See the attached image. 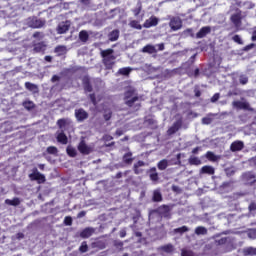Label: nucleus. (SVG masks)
I'll use <instances>...</instances> for the list:
<instances>
[{
  "label": "nucleus",
  "mask_w": 256,
  "mask_h": 256,
  "mask_svg": "<svg viewBox=\"0 0 256 256\" xmlns=\"http://www.w3.org/2000/svg\"><path fill=\"white\" fill-rule=\"evenodd\" d=\"M160 250L164 253H173V244H166L160 247Z\"/></svg>",
  "instance_id": "nucleus-40"
},
{
  "label": "nucleus",
  "mask_w": 256,
  "mask_h": 256,
  "mask_svg": "<svg viewBox=\"0 0 256 256\" xmlns=\"http://www.w3.org/2000/svg\"><path fill=\"white\" fill-rule=\"evenodd\" d=\"M82 85L85 93H92L93 84H91V78L89 76H84L82 79Z\"/></svg>",
  "instance_id": "nucleus-14"
},
{
  "label": "nucleus",
  "mask_w": 256,
  "mask_h": 256,
  "mask_svg": "<svg viewBox=\"0 0 256 256\" xmlns=\"http://www.w3.org/2000/svg\"><path fill=\"white\" fill-rule=\"evenodd\" d=\"M188 163L189 165H201V159H199V157L196 156H190V158L188 159Z\"/></svg>",
  "instance_id": "nucleus-35"
},
{
  "label": "nucleus",
  "mask_w": 256,
  "mask_h": 256,
  "mask_svg": "<svg viewBox=\"0 0 256 256\" xmlns=\"http://www.w3.org/2000/svg\"><path fill=\"white\" fill-rule=\"evenodd\" d=\"M227 243H229V237H223L218 240H215V244L218 246L227 245Z\"/></svg>",
  "instance_id": "nucleus-43"
},
{
  "label": "nucleus",
  "mask_w": 256,
  "mask_h": 256,
  "mask_svg": "<svg viewBox=\"0 0 256 256\" xmlns=\"http://www.w3.org/2000/svg\"><path fill=\"white\" fill-rule=\"evenodd\" d=\"M169 27L172 31H179L183 27V20L179 17H172L169 22Z\"/></svg>",
  "instance_id": "nucleus-6"
},
{
  "label": "nucleus",
  "mask_w": 256,
  "mask_h": 256,
  "mask_svg": "<svg viewBox=\"0 0 256 256\" xmlns=\"http://www.w3.org/2000/svg\"><path fill=\"white\" fill-rule=\"evenodd\" d=\"M159 25V18L156 16H151L149 19L145 20L143 27L145 29H151V27H157Z\"/></svg>",
  "instance_id": "nucleus-12"
},
{
  "label": "nucleus",
  "mask_w": 256,
  "mask_h": 256,
  "mask_svg": "<svg viewBox=\"0 0 256 256\" xmlns=\"http://www.w3.org/2000/svg\"><path fill=\"white\" fill-rule=\"evenodd\" d=\"M181 127H183V120L182 119L176 120L172 124V126L170 128H168L167 135H169V136L175 135V133H177V131H179V129H181Z\"/></svg>",
  "instance_id": "nucleus-8"
},
{
  "label": "nucleus",
  "mask_w": 256,
  "mask_h": 256,
  "mask_svg": "<svg viewBox=\"0 0 256 256\" xmlns=\"http://www.w3.org/2000/svg\"><path fill=\"white\" fill-rule=\"evenodd\" d=\"M211 117H215V114L210 113V114H208L207 117L202 118V124L203 125H211V123H213V118H211Z\"/></svg>",
  "instance_id": "nucleus-34"
},
{
  "label": "nucleus",
  "mask_w": 256,
  "mask_h": 256,
  "mask_svg": "<svg viewBox=\"0 0 256 256\" xmlns=\"http://www.w3.org/2000/svg\"><path fill=\"white\" fill-rule=\"evenodd\" d=\"M23 107L27 111H33V109H35V103H33V101H25L23 102Z\"/></svg>",
  "instance_id": "nucleus-39"
},
{
  "label": "nucleus",
  "mask_w": 256,
  "mask_h": 256,
  "mask_svg": "<svg viewBox=\"0 0 256 256\" xmlns=\"http://www.w3.org/2000/svg\"><path fill=\"white\" fill-rule=\"evenodd\" d=\"M112 115H113V113L111 111H109L108 113H105L104 114L105 121L111 120Z\"/></svg>",
  "instance_id": "nucleus-57"
},
{
  "label": "nucleus",
  "mask_w": 256,
  "mask_h": 256,
  "mask_svg": "<svg viewBox=\"0 0 256 256\" xmlns=\"http://www.w3.org/2000/svg\"><path fill=\"white\" fill-rule=\"evenodd\" d=\"M80 253H87L89 251V245H87V241H83L79 247Z\"/></svg>",
  "instance_id": "nucleus-45"
},
{
  "label": "nucleus",
  "mask_w": 256,
  "mask_h": 256,
  "mask_svg": "<svg viewBox=\"0 0 256 256\" xmlns=\"http://www.w3.org/2000/svg\"><path fill=\"white\" fill-rule=\"evenodd\" d=\"M89 99L94 106L97 105V96L95 95V93L89 94Z\"/></svg>",
  "instance_id": "nucleus-50"
},
{
  "label": "nucleus",
  "mask_w": 256,
  "mask_h": 256,
  "mask_svg": "<svg viewBox=\"0 0 256 256\" xmlns=\"http://www.w3.org/2000/svg\"><path fill=\"white\" fill-rule=\"evenodd\" d=\"M129 27H131L132 29H137L138 31H141V29H143V26H141L139 21L137 20H131L129 22Z\"/></svg>",
  "instance_id": "nucleus-37"
},
{
  "label": "nucleus",
  "mask_w": 256,
  "mask_h": 256,
  "mask_svg": "<svg viewBox=\"0 0 256 256\" xmlns=\"http://www.w3.org/2000/svg\"><path fill=\"white\" fill-rule=\"evenodd\" d=\"M6 205H11L12 207H17L21 205V200L18 197L11 199H6L5 200Z\"/></svg>",
  "instance_id": "nucleus-28"
},
{
  "label": "nucleus",
  "mask_w": 256,
  "mask_h": 256,
  "mask_svg": "<svg viewBox=\"0 0 256 256\" xmlns=\"http://www.w3.org/2000/svg\"><path fill=\"white\" fill-rule=\"evenodd\" d=\"M54 52L59 53V55H63L67 52V47L63 45L56 46Z\"/></svg>",
  "instance_id": "nucleus-41"
},
{
  "label": "nucleus",
  "mask_w": 256,
  "mask_h": 256,
  "mask_svg": "<svg viewBox=\"0 0 256 256\" xmlns=\"http://www.w3.org/2000/svg\"><path fill=\"white\" fill-rule=\"evenodd\" d=\"M240 85H247L249 83V78L245 75H241L239 78Z\"/></svg>",
  "instance_id": "nucleus-49"
},
{
  "label": "nucleus",
  "mask_w": 256,
  "mask_h": 256,
  "mask_svg": "<svg viewBox=\"0 0 256 256\" xmlns=\"http://www.w3.org/2000/svg\"><path fill=\"white\" fill-rule=\"evenodd\" d=\"M29 179L30 181H37V183L39 185L45 183V181H47V179L45 178V176L39 172V170L37 168L33 169V173L29 174Z\"/></svg>",
  "instance_id": "nucleus-4"
},
{
  "label": "nucleus",
  "mask_w": 256,
  "mask_h": 256,
  "mask_svg": "<svg viewBox=\"0 0 256 256\" xmlns=\"http://www.w3.org/2000/svg\"><path fill=\"white\" fill-rule=\"evenodd\" d=\"M75 118L79 123H83V121L89 119V113L83 108L76 109Z\"/></svg>",
  "instance_id": "nucleus-7"
},
{
  "label": "nucleus",
  "mask_w": 256,
  "mask_h": 256,
  "mask_svg": "<svg viewBox=\"0 0 256 256\" xmlns=\"http://www.w3.org/2000/svg\"><path fill=\"white\" fill-rule=\"evenodd\" d=\"M119 236L121 237V239L127 237V231L125 229L120 230Z\"/></svg>",
  "instance_id": "nucleus-59"
},
{
  "label": "nucleus",
  "mask_w": 256,
  "mask_h": 256,
  "mask_svg": "<svg viewBox=\"0 0 256 256\" xmlns=\"http://www.w3.org/2000/svg\"><path fill=\"white\" fill-rule=\"evenodd\" d=\"M200 175H215V168L213 166L205 165L200 169Z\"/></svg>",
  "instance_id": "nucleus-18"
},
{
  "label": "nucleus",
  "mask_w": 256,
  "mask_h": 256,
  "mask_svg": "<svg viewBox=\"0 0 256 256\" xmlns=\"http://www.w3.org/2000/svg\"><path fill=\"white\" fill-rule=\"evenodd\" d=\"M230 19L236 27L241 25V10L236 14H232Z\"/></svg>",
  "instance_id": "nucleus-23"
},
{
  "label": "nucleus",
  "mask_w": 256,
  "mask_h": 256,
  "mask_svg": "<svg viewBox=\"0 0 256 256\" xmlns=\"http://www.w3.org/2000/svg\"><path fill=\"white\" fill-rule=\"evenodd\" d=\"M220 97H221V94L215 93V94L211 97V99H210L211 103H217V101H219V98H220Z\"/></svg>",
  "instance_id": "nucleus-52"
},
{
  "label": "nucleus",
  "mask_w": 256,
  "mask_h": 256,
  "mask_svg": "<svg viewBox=\"0 0 256 256\" xmlns=\"http://www.w3.org/2000/svg\"><path fill=\"white\" fill-rule=\"evenodd\" d=\"M205 157L206 159H208V161H212L213 163L219 160V156L215 155V153H213L212 151L206 152Z\"/></svg>",
  "instance_id": "nucleus-32"
},
{
  "label": "nucleus",
  "mask_w": 256,
  "mask_h": 256,
  "mask_svg": "<svg viewBox=\"0 0 256 256\" xmlns=\"http://www.w3.org/2000/svg\"><path fill=\"white\" fill-rule=\"evenodd\" d=\"M78 37L81 43H87L89 41V32L87 30H81Z\"/></svg>",
  "instance_id": "nucleus-26"
},
{
  "label": "nucleus",
  "mask_w": 256,
  "mask_h": 256,
  "mask_svg": "<svg viewBox=\"0 0 256 256\" xmlns=\"http://www.w3.org/2000/svg\"><path fill=\"white\" fill-rule=\"evenodd\" d=\"M181 256H193V253H191L189 251H182V255Z\"/></svg>",
  "instance_id": "nucleus-61"
},
{
  "label": "nucleus",
  "mask_w": 256,
  "mask_h": 256,
  "mask_svg": "<svg viewBox=\"0 0 256 256\" xmlns=\"http://www.w3.org/2000/svg\"><path fill=\"white\" fill-rule=\"evenodd\" d=\"M149 171H150V174H149L150 180L153 182L159 181V173H157V168L152 167L150 168Z\"/></svg>",
  "instance_id": "nucleus-25"
},
{
  "label": "nucleus",
  "mask_w": 256,
  "mask_h": 256,
  "mask_svg": "<svg viewBox=\"0 0 256 256\" xmlns=\"http://www.w3.org/2000/svg\"><path fill=\"white\" fill-rule=\"evenodd\" d=\"M67 125H69V119L61 118L57 120V126L59 127V129H63Z\"/></svg>",
  "instance_id": "nucleus-36"
},
{
  "label": "nucleus",
  "mask_w": 256,
  "mask_h": 256,
  "mask_svg": "<svg viewBox=\"0 0 256 256\" xmlns=\"http://www.w3.org/2000/svg\"><path fill=\"white\" fill-rule=\"evenodd\" d=\"M243 181L248 183V185H255L256 183V175L252 171L245 172L242 175Z\"/></svg>",
  "instance_id": "nucleus-11"
},
{
  "label": "nucleus",
  "mask_w": 256,
  "mask_h": 256,
  "mask_svg": "<svg viewBox=\"0 0 256 256\" xmlns=\"http://www.w3.org/2000/svg\"><path fill=\"white\" fill-rule=\"evenodd\" d=\"M243 149H245V143H243V141L241 140H236L230 145V151H232V153H237V151H243Z\"/></svg>",
  "instance_id": "nucleus-13"
},
{
  "label": "nucleus",
  "mask_w": 256,
  "mask_h": 256,
  "mask_svg": "<svg viewBox=\"0 0 256 256\" xmlns=\"http://www.w3.org/2000/svg\"><path fill=\"white\" fill-rule=\"evenodd\" d=\"M56 139L58 143H61L62 145H67V143H69V139L67 138V135H65V132H60Z\"/></svg>",
  "instance_id": "nucleus-24"
},
{
  "label": "nucleus",
  "mask_w": 256,
  "mask_h": 256,
  "mask_svg": "<svg viewBox=\"0 0 256 256\" xmlns=\"http://www.w3.org/2000/svg\"><path fill=\"white\" fill-rule=\"evenodd\" d=\"M232 41H234V43H237L238 45H243V39H241V36H239L238 34L232 37Z\"/></svg>",
  "instance_id": "nucleus-47"
},
{
  "label": "nucleus",
  "mask_w": 256,
  "mask_h": 256,
  "mask_svg": "<svg viewBox=\"0 0 256 256\" xmlns=\"http://www.w3.org/2000/svg\"><path fill=\"white\" fill-rule=\"evenodd\" d=\"M115 50L108 48L106 50H101L100 55L102 57V63L106 71H111L115 67L117 56L113 55Z\"/></svg>",
  "instance_id": "nucleus-2"
},
{
  "label": "nucleus",
  "mask_w": 256,
  "mask_h": 256,
  "mask_svg": "<svg viewBox=\"0 0 256 256\" xmlns=\"http://www.w3.org/2000/svg\"><path fill=\"white\" fill-rule=\"evenodd\" d=\"M66 153L69 157H77V150L72 146H67Z\"/></svg>",
  "instance_id": "nucleus-38"
},
{
  "label": "nucleus",
  "mask_w": 256,
  "mask_h": 256,
  "mask_svg": "<svg viewBox=\"0 0 256 256\" xmlns=\"http://www.w3.org/2000/svg\"><path fill=\"white\" fill-rule=\"evenodd\" d=\"M248 211L250 213H253V211H256V202H251L248 206Z\"/></svg>",
  "instance_id": "nucleus-55"
},
{
  "label": "nucleus",
  "mask_w": 256,
  "mask_h": 256,
  "mask_svg": "<svg viewBox=\"0 0 256 256\" xmlns=\"http://www.w3.org/2000/svg\"><path fill=\"white\" fill-rule=\"evenodd\" d=\"M123 163L125 165H131L133 163V152H127L122 157Z\"/></svg>",
  "instance_id": "nucleus-22"
},
{
  "label": "nucleus",
  "mask_w": 256,
  "mask_h": 256,
  "mask_svg": "<svg viewBox=\"0 0 256 256\" xmlns=\"http://www.w3.org/2000/svg\"><path fill=\"white\" fill-rule=\"evenodd\" d=\"M196 235H207V228L203 226H198L195 228Z\"/></svg>",
  "instance_id": "nucleus-42"
},
{
  "label": "nucleus",
  "mask_w": 256,
  "mask_h": 256,
  "mask_svg": "<svg viewBox=\"0 0 256 256\" xmlns=\"http://www.w3.org/2000/svg\"><path fill=\"white\" fill-rule=\"evenodd\" d=\"M139 167H145V162L143 160H139L134 164L133 171L135 175H141V173H143V170L139 169Z\"/></svg>",
  "instance_id": "nucleus-20"
},
{
  "label": "nucleus",
  "mask_w": 256,
  "mask_h": 256,
  "mask_svg": "<svg viewBox=\"0 0 256 256\" xmlns=\"http://www.w3.org/2000/svg\"><path fill=\"white\" fill-rule=\"evenodd\" d=\"M209 33H211V27L204 26L196 33V38L203 39L204 37H207V35H209Z\"/></svg>",
  "instance_id": "nucleus-16"
},
{
  "label": "nucleus",
  "mask_w": 256,
  "mask_h": 256,
  "mask_svg": "<svg viewBox=\"0 0 256 256\" xmlns=\"http://www.w3.org/2000/svg\"><path fill=\"white\" fill-rule=\"evenodd\" d=\"M45 25V21L38 19V18H33L29 21V27L32 29H41Z\"/></svg>",
  "instance_id": "nucleus-15"
},
{
  "label": "nucleus",
  "mask_w": 256,
  "mask_h": 256,
  "mask_svg": "<svg viewBox=\"0 0 256 256\" xmlns=\"http://www.w3.org/2000/svg\"><path fill=\"white\" fill-rule=\"evenodd\" d=\"M244 255L245 256H248V255H256V248H253V247H248V248H245L244 249Z\"/></svg>",
  "instance_id": "nucleus-44"
},
{
  "label": "nucleus",
  "mask_w": 256,
  "mask_h": 256,
  "mask_svg": "<svg viewBox=\"0 0 256 256\" xmlns=\"http://www.w3.org/2000/svg\"><path fill=\"white\" fill-rule=\"evenodd\" d=\"M153 203H161L163 201V194H161L160 190H154L152 195Z\"/></svg>",
  "instance_id": "nucleus-21"
},
{
  "label": "nucleus",
  "mask_w": 256,
  "mask_h": 256,
  "mask_svg": "<svg viewBox=\"0 0 256 256\" xmlns=\"http://www.w3.org/2000/svg\"><path fill=\"white\" fill-rule=\"evenodd\" d=\"M131 71H133L131 67H124V68H120L117 74L124 75V77H129V75H131Z\"/></svg>",
  "instance_id": "nucleus-29"
},
{
  "label": "nucleus",
  "mask_w": 256,
  "mask_h": 256,
  "mask_svg": "<svg viewBox=\"0 0 256 256\" xmlns=\"http://www.w3.org/2000/svg\"><path fill=\"white\" fill-rule=\"evenodd\" d=\"M69 29H71V22L70 20H66L57 26L56 31L58 35H64V33H67Z\"/></svg>",
  "instance_id": "nucleus-9"
},
{
  "label": "nucleus",
  "mask_w": 256,
  "mask_h": 256,
  "mask_svg": "<svg viewBox=\"0 0 256 256\" xmlns=\"http://www.w3.org/2000/svg\"><path fill=\"white\" fill-rule=\"evenodd\" d=\"M109 41H117L119 39V30L115 29L108 34Z\"/></svg>",
  "instance_id": "nucleus-31"
},
{
  "label": "nucleus",
  "mask_w": 256,
  "mask_h": 256,
  "mask_svg": "<svg viewBox=\"0 0 256 256\" xmlns=\"http://www.w3.org/2000/svg\"><path fill=\"white\" fill-rule=\"evenodd\" d=\"M78 151L82 155H89L92 153L93 149L85 143V140H81L80 143L78 144Z\"/></svg>",
  "instance_id": "nucleus-10"
},
{
  "label": "nucleus",
  "mask_w": 256,
  "mask_h": 256,
  "mask_svg": "<svg viewBox=\"0 0 256 256\" xmlns=\"http://www.w3.org/2000/svg\"><path fill=\"white\" fill-rule=\"evenodd\" d=\"M115 135H117V137H121V135H123V130L122 129H117L115 132Z\"/></svg>",
  "instance_id": "nucleus-60"
},
{
  "label": "nucleus",
  "mask_w": 256,
  "mask_h": 256,
  "mask_svg": "<svg viewBox=\"0 0 256 256\" xmlns=\"http://www.w3.org/2000/svg\"><path fill=\"white\" fill-rule=\"evenodd\" d=\"M44 47H45V46H43V44L39 43V44H37V45L34 47V51H35L36 53H41V51H43Z\"/></svg>",
  "instance_id": "nucleus-53"
},
{
  "label": "nucleus",
  "mask_w": 256,
  "mask_h": 256,
  "mask_svg": "<svg viewBox=\"0 0 256 256\" xmlns=\"http://www.w3.org/2000/svg\"><path fill=\"white\" fill-rule=\"evenodd\" d=\"M142 53H148V55H153L157 53V48L153 44H147L142 48Z\"/></svg>",
  "instance_id": "nucleus-19"
},
{
  "label": "nucleus",
  "mask_w": 256,
  "mask_h": 256,
  "mask_svg": "<svg viewBox=\"0 0 256 256\" xmlns=\"http://www.w3.org/2000/svg\"><path fill=\"white\" fill-rule=\"evenodd\" d=\"M248 237L250 239H256V229H251L248 231Z\"/></svg>",
  "instance_id": "nucleus-54"
},
{
  "label": "nucleus",
  "mask_w": 256,
  "mask_h": 256,
  "mask_svg": "<svg viewBox=\"0 0 256 256\" xmlns=\"http://www.w3.org/2000/svg\"><path fill=\"white\" fill-rule=\"evenodd\" d=\"M142 9H143V7L141 6V4H138V7L134 8L132 10V13H134L135 17H139V15L141 14Z\"/></svg>",
  "instance_id": "nucleus-48"
},
{
  "label": "nucleus",
  "mask_w": 256,
  "mask_h": 256,
  "mask_svg": "<svg viewBox=\"0 0 256 256\" xmlns=\"http://www.w3.org/2000/svg\"><path fill=\"white\" fill-rule=\"evenodd\" d=\"M115 247H123V242L122 241H116L114 243Z\"/></svg>",
  "instance_id": "nucleus-63"
},
{
  "label": "nucleus",
  "mask_w": 256,
  "mask_h": 256,
  "mask_svg": "<svg viewBox=\"0 0 256 256\" xmlns=\"http://www.w3.org/2000/svg\"><path fill=\"white\" fill-rule=\"evenodd\" d=\"M251 40L256 41V29L252 32Z\"/></svg>",
  "instance_id": "nucleus-64"
},
{
  "label": "nucleus",
  "mask_w": 256,
  "mask_h": 256,
  "mask_svg": "<svg viewBox=\"0 0 256 256\" xmlns=\"http://www.w3.org/2000/svg\"><path fill=\"white\" fill-rule=\"evenodd\" d=\"M64 224L67 226L73 225V218H71V216H66L64 218Z\"/></svg>",
  "instance_id": "nucleus-51"
},
{
  "label": "nucleus",
  "mask_w": 256,
  "mask_h": 256,
  "mask_svg": "<svg viewBox=\"0 0 256 256\" xmlns=\"http://www.w3.org/2000/svg\"><path fill=\"white\" fill-rule=\"evenodd\" d=\"M194 93H195V97H201V90L195 89Z\"/></svg>",
  "instance_id": "nucleus-62"
},
{
  "label": "nucleus",
  "mask_w": 256,
  "mask_h": 256,
  "mask_svg": "<svg viewBox=\"0 0 256 256\" xmlns=\"http://www.w3.org/2000/svg\"><path fill=\"white\" fill-rule=\"evenodd\" d=\"M46 151L49 155H57L59 153V150L55 146H49Z\"/></svg>",
  "instance_id": "nucleus-46"
},
{
  "label": "nucleus",
  "mask_w": 256,
  "mask_h": 256,
  "mask_svg": "<svg viewBox=\"0 0 256 256\" xmlns=\"http://www.w3.org/2000/svg\"><path fill=\"white\" fill-rule=\"evenodd\" d=\"M232 106L234 109L243 110V111H253L251 104L247 101H233Z\"/></svg>",
  "instance_id": "nucleus-5"
},
{
  "label": "nucleus",
  "mask_w": 256,
  "mask_h": 256,
  "mask_svg": "<svg viewBox=\"0 0 256 256\" xmlns=\"http://www.w3.org/2000/svg\"><path fill=\"white\" fill-rule=\"evenodd\" d=\"M25 87L28 91H31L32 93H39V86L36 84H33L31 82H25Z\"/></svg>",
  "instance_id": "nucleus-27"
},
{
  "label": "nucleus",
  "mask_w": 256,
  "mask_h": 256,
  "mask_svg": "<svg viewBox=\"0 0 256 256\" xmlns=\"http://www.w3.org/2000/svg\"><path fill=\"white\" fill-rule=\"evenodd\" d=\"M93 233H95V228L87 227L80 232V237L82 239H89Z\"/></svg>",
  "instance_id": "nucleus-17"
},
{
  "label": "nucleus",
  "mask_w": 256,
  "mask_h": 256,
  "mask_svg": "<svg viewBox=\"0 0 256 256\" xmlns=\"http://www.w3.org/2000/svg\"><path fill=\"white\" fill-rule=\"evenodd\" d=\"M187 232H189V227L187 226H181L173 230V233H175V235H183V233H187Z\"/></svg>",
  "instance_id": "nucleus-33"
},
{
  "label": "nucleus",
  "mask_w": 256,
  "mask_h": 256,
  "mask_svg": "<svg viewBox=\"0 0 256 256\" xmlns=\"http://www.w3.org/2000/svg\"><path fill=\"white\" fill-rule=\"evenodd\" d=\"M154 213L164 217V219H171V206L163 204L154 210Z\"/></svg>",
  "instance_id": "nucleus-3"
},
{
  "label": "nucleus",
  "mask_w": 256,
  "mask_h": 256,
  "mask_svg": "<svg viewBox=\"0 0 256 256\" xmlns=\"http://www.w3.org/2000/svg\"><path fill=\"white\" fill-rule=\"evenodd\" d=\"M124 103L129 109H133V111H139L141 109V103H137L141 97L137 95V90L133 87H129L124 92Z\"/></svg>",
  "instance_id": "nucleus-1"
},
{
  "label": "nucleus",
  "mask_w": 256,
  "mask_h": 256,
  "mask_svg": "<svg viewBox=\"0 0 256 256\" xmlns=\"http://www.w3.org/2000/svg\"><path fill=\"white\" fill-rule=\"evenodd\" d=\"M157 167L159 169V171H165V169H167V167H169V160L167 159H162L158 162Z\"/></svg>",
  "instance_id": "nucleus-30"
},
{
  "label": "nucleus",
  "mask_w": 256,
  "mask_h": 256,
  "mask_svg": "<svg viewBox=\"0 0 256 256\" xmlns=\"http://www.w3.org/2000/svg\"><path fill=\"white\" fill-rule=\"evenodd\" d=\"M199 73H200L199 68H196V69L194 70V73H193V74H192V73H189V77H199Z\"/></svg>",
  "instance_id": "nucleus-56"
},
{
  "label": "nucleus",
  "mask_w": 256,
  "mask_h": 256,
  "mask_svg": "<svg viewBox=\"0 0 256 256\" xmlns=\"http://www.w3.org/2000/svg\"><path fill=\"white\" fill-rule=\"evenodd\" d=\"M61 77L57 76V75H53L51 78V82L52 83H57V81H60Z\"/></svg>",
  "instance_id": "nucleus-58"
}]
</instances>
